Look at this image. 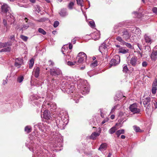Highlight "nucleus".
Returning a JSON list of instances; mask_svg holds the SVG:
<instances>
[{
    "mask_svg": "<svg viewBox=\"0 0 157 157\" xmlns=\"http://www.w3.org/2000/svg\"><path fill=\"white\" fill-rule=\"evenodd\" d=\"M35 137L32 135H29L28 139L27 140L25 143L26 146L31 151L33 152H36L35 150L37 148L38 145L36 144H38L37 142L36 141L35 139H34Z\"/></svg>",
    "mask_w": 157,
    "mask_h": 157,
    "instance_id": "nucleus-1",
    "label": "nucleus"
},
{
    "mask_svg": "<svg viewBox=\"0 0 157 157\" xmlns=\"http://www.w3.org/2000/svg\"><path fill=\"white\" fill-rule=\"evenodd\" d=\"M75 86L71 82L67 81L63 82L61 84V89L64 92H66L68 94H71L74 92Z\"/></svg>",
    "mask_w": 157,
    "mask_h": 157,
    "instance_id": "nucleus-2",
    "label": "nucleus"
},
{
    "mask_svg": "<svg viewBox=\"0 0 157 157\" xmlns=\"http://www.w3.org/2000/svg\"><path fill=\"white\" fill-rule=\"evenodd\" d=\"M51 139L53 141L55 147H59L62 146V138L59 134L53 132L51 134Z\"/></svg>",
    "mask_w": 157,
    "mask_h": 157,
    "instance_id": "nucleus-3",
    "label": "nucleus"
},
{
    "mask_svg": "<svg viewBox=\"0 0 157 157\" xmlns=\"http://www.w3.org/2000/svg\"><path fill=\"white\" fill-rule=\"evenodd\" d=\"M42 107L43 110H44L45 109H49L51 111H53L56 108V105L55 103L48 101H44Z\"/></svg>",
    "mask_w": 157,
    "mask_h": 157,
    "instance_id": "nucleus-4",
    "label": "nucleus"
},
{
    "mask_svg": "<svg viewBox=\"0 0 157 157\" xmlns=\"http://www.w3.org/2000/svg\"><path fill=\"white\" fill-rule=\"evenodd\" d=\"M35 126H37L41 131L45 133L41 136L42 138H44L47 136V132H48V130H49L50 128L49 126L44 125L43 124L41 123H39L37 125H36Z\"/></svg>",
    "mask_w": 157,
    "mask_h": 157,
    "instance_id": "nucleus-5",
    "label": "nucleus"
},
{
    "mask_svg": "<svg viewBox=\"0 0 157 157\" xmlns=\"http://www.w3.org/2000/svg\"><path fill=\"white\" fill-rule=\"evenodd\" d=\"M118 34L122 36L123 38L127 40L129 39L130 37V34L128 31L126 29H121L118 31Z\"/></svg>",
    "mask_w": 157,
    "mask_h": 157,
    "instance_id": "nucleus-6",
    "label": "nucleus"
},
{
    "mask_svg": "<svg viewBox=\"0 0 157 157\" xmlns=\"http://www.w3.org/2000/svg\"><path fill=\"white\" fill-rule=\"evenodd\" d=\"M78 88L80 90L81 92L83 94H87L89 91L90 87L88 85H84L82 84L81 85L79 84L78 86Z\"/></svg>",
    "mask_w": 157,
    "mask_h": 157,
    "instance_id": "nucleus-7",
    "label": "nucleus"
},
{
    "mask_svg": "<svg viewBox=\"0 0 157 157\" xmlns=\"http://www.w3.org/2000/svg\"><path fill=\"white\" fill-rule=\"evenodd\" d=\"M50 74L53 76H58L62 74L61 70L58 68L53 67L50 71Z\"/></svg>",
    "mask_w": 157,
    "mask_h": 157,
    "instance_id": "nucleus-8",
    "label": "nucleus"
},
{
    "mask_svg": "<svg viewBox=\"0 0 157 157\" xmlns=\"http://www.w3.org/2000/svg\"><path fill=\"white\" fill-rule=\"evenodd\" d=\"M77 58L78 59L77 62L78 63H81L83 61L86 60L87 56L84 52H81L78 54Z\"/></svg>",
    "mask_w": 157,
    "mask_h": 157,
    "instance_id": "nucleus-9",
    "label": "nucleus"
},
{
    "mask_svg": "<svg viewBox=\"0 0 157 157\" xmlns=\"http://www.w3.org/2000/svg\"><path fill=\"white\" fill-rule=\"evenodd\" d=\"M120 61V57L119 55L115 56V59H112L110 62L111 66H116L119 64Z\"/></svg>",
    "mask_w": 157,
    "mask_h": 157,
    "instance_id": "nucleus-10",
    "label": "nucleus"
},
{
    "mask_svg": "<svg viewBox=\"0 0 157 157\" xmlns=\"http://www.w3.org/2000/svg\"><path fill=\"white\" fill-rule=\"evenodd\" d=\"M80 79L78 76H74L72 77H68L67 81L69 82H71V83H75L77 82H80Z\"/></svg>",
    "mask_w": 157,
    "mask_h": 157,
    "instance_id": "nucleus-11",
    "label": "nucleus"
},
{
    "mask_svg": "<svg viewBox=\"0 0 157 157\" xmlns=\"http://www.w3.org/2000/svg\"><path fill=\"white\" fill-rule=\"evenodd\" d=\"M52 116V114L47 109H45L43 112V117L46 120H51Z\"/></svg>",
    "mask_w": 157,
    "mask_h": 157,
    "instance_id": "nucleus-12",
    "label": "nucleus"
},
{
    "mask_svg": "<svg viewBox=\"0 0 157 157\" xmlns=\"http://www.w3.org/2000/svg\"><path fill=\"white\" fill-rule=\"evenodd\" d=\"M47 82L48 85H50L52 86V87H54L56 86L57 85L58 83V81L57 80L54 79L53 78H48Z\"/></svg>",
    "mask_w": 157,
    "mask_h": 157,
    "instance_id": "nucleus-13",
    "label": "nucleus"
},
{
    "mask_svg": "<svg viewBox=\"0 0 157 157\" xmlns=\"http://www.w3.org/2000/svg\"><path fill=\"white\" fill-rule=\"evenodd\" d=\"M150 57L152 60L155 61L157 58V46L153 48L151 55Z\"/></svg>",
    "mask_w": 157,
    "mask_h": 157,
    "instance_id": "nucleus-14",
    "label": "nucleus"
},
{
    "mask_svg": "<svg viewBox=\"0 0 157 157\" xmlns=\"http://www.w3.org/2000/svg\"><path fill=\"white\" fill-rule=\"evenodd\" d=\"M137 106L136 103H134L131 105L129 106L130 111L132 112L133 113H137Z\"/></svg>",
    "mask_w": 157,
    "mask_h": 157,
    "instance_id": "nucleus-15",
    "label": "nucleus"
},
{
    "mask_svg": "<svg viewBox=\"0 0 157 157\" xmlns=\"http://www.w3.org/2000/svg\"><path fill=\"white\" fill-rule=\"evenodd\" d=\"M22 63L23 60L21 58H18L15 59L14 65L16 67H17L18 68L20 67Z\"/></svg>",
    "mask_w": 157,
    "mask_h": 157,
    "instance_id": "nucleus-16",
    "label": "nucleus"
},
{
    "mask_svg": "<svg viewBox=\"0 0 157 157\" xmlns=\"http://www.w3.org/2000/svg\"><path fill=\"white\" fill-rule=\"evenodd\" d=\"M1 12L7 13L10 9V7L6 4H3L1 6Z\"/></svg>",
    "mask_w": 157,
    "mask_h": 157,
    "instance_id": "nucleus-17",
    "label": "nucleus"
},
{
    "mask_svg": "<svg viewBox=\"0 0 157 157\" xmlns=\"http://www.w3.org/2000/svg\"><path fill=\"white\" fill-rule=\"evenodd\" d=\"M40 68L39 67H36L34 68L33 74L36 78H38L40 73Z\"/></svg>",
    "mask_w": 157,
    "mask_h": 157,
    "instance_id": "nucleus-18",
    "label": "nucleus"
},
{
    "mask_svg": "<svg viewBox=\"0 0 157 157\" xmlns=\"http://www.w3.org/2000/svg\"><path fill=\"white\" fill-rule=\"evenodd\" d=\"M8 15L6 16L7 18L10 25L13 23L14 21V17L10 13H8Z\"/></svg>",
    "mask_w": 157,
    "mask_h": 157,
    "instance_id": "nucleus-19",
    "label": "nucleus"
},
{
    "mask_svg": "<svg viewBox=\"0 0 157 157\" xmlns=\"http://www.w3.org/2000/svg\"><path fill=\"white\" fill-rule=\"evenodd\" d=\"M157 90V81L156 79L154 82L151 89V92L153 94H155Z\"/></svg>",
    "mask_w": 157,
    "mask_h": 157,
    "instance_id": "nucleus-20",
    "label": "nucleus"
},
{
    "mask_svg": "<svg viewBox=\"0 0 157 157\" xmlns=\"http://www.w3.org/2000/svg\"><path fill=\"white\" fill-rule=\"evenodd\" d=\"M107 144L106 143L101 144L98 148V150L101 152L105 150L107 147Z\"/></svg>",
    "mask_w": 157,
    "mask_h": 157,
    "instance_id": "nucleus-21",
    "label": "nucleus"
},
{
    "mask_svg": "<svg viewBox=\"0 0 157 157\" xmlns=\"http://www.w3.org/2000/svg\"><path fill=\"white\" fill-rule=\"evenodd\" d=\"M72 98L75 101V103H78V102L79 99L80 98L81 96L78 93H75L74 95H72Z\"/></svg>",
    "mask_w": 157,
    "mask_h": 157,
    "instance_id": "nucleus-22",
    "label": "nucleus"
},
{
    "mask_svg": "<svg viewBox=\"0 0 157 157\" xmlns=\"http://www.w3.org/2000/svg\"><path fill=\"white\" fill-rule=\"evenodd\" d=\"M99 50L102 53L103 51H107V47L105 43H103L101 44L99 48Z\"/></svg>",
    "mask_w": 157,
    "mask_h": 157,
    "instance_id": "nucleus-23",
    "label": "nucleus"
},
{
    "mask_svg": "<svg viewBox=\"0 0 157 157\" xmlns=\"http://www.w3.org/2000/svg\"><path fill=\"white\" fill-rule=\"evenodd\" d=\"M59 14L62 17H65L68 15V13L66 11V9H61Z\"/></svg>",
    "mask_w": 157,
    "mask_h": 157,
    "instance_id": "nucleus-24",
    "label": "nucleus"
},
{
    "mask_svg": "<svg viewBox=\"0 0 157 157\" xmlns=\"http://www.w3.org/2000/svg\"><path fill=\"white\" fill-rule=\"evenodd\" d=\"M99 133L94 132L91 134L90 138L91 139L94 140L96 139V137L99 136Z\"/></svg>",
    "mask_w": 157,
    "mask_h": 157,
    "instance_id": "nucleus-25",
    "label": "nucleus"
},
{
    "mask_svg": "<svg viewBox=\"0 0 157 157\" xmlns=\"http://www.w3.org/2000/svg\"><path fill=\"white\" fill-rule=\"evenodd\" d=\"M137 60V57L135 56L133 57L131 59L130 63L132 66H134L136 63Z\"/></svg>",
    "mask_w": 157,
    "mask_h": 157,
    "instance_id": "nucleus-26",
    "label": "nucleus"
},
{
    "mask_svg": "<svg viewBox=\"0 0 157 157\" xmlns=\"http://www.w3.org/2000/svg\"><path fill=\"white\" fill-rule=\"evenodd\" d=\"M93 38L94 40H97L100 38V35L99 33H95L92 34Z\"/></svg>",
    "mask_w": 157,
    "mask_h": 157,
    "instance_id": "nucleus-27",
    "label": "nucleus"
},
{
    "mask_svg": "<svg viewBox=\"0 0 157 157\" xmlns=\"http://www.w3.org/2000/svg\"><path fill=\"white\" fill-rule=\"evenodd\" d=\"M124 133V129H120L116 132V134L117 136L119 137L121 134H123Z\"/></svg>",
    "mask_w": 157,
    "mask_h": 157,
    "instance_id": "nucleus-28",
    "label": "nucleus"
},
{
    "mask_svg": "<svg viewBox=\"0 0 157 157\" xmlns=\"http://www.w3.org/2000/svg\"><path fill=\"white\" fill-rule=\"evenodd\" d=\"M40 98V97L39 96L34 95H32L30 97V99L32 101L38 99Z\"/></svg>",
    "mask_w": 157,
    "mask_h": 157,
    "instance_id": "nucleus-29",
    "label": "nucleus"
},
{
    "mask_svg": "<svg viewBox=\"0 0 157 157\" xmlns=\"http://www.w3.org/2000/svg\"><path fill=\"white\" fill-rule=\"evenodd\" d=\"M150 98L149 97H147L144 99H143V103L144 105H147L148 103H149L150 101Z\"/></svg>",
    "mask_w": 157,
    "mask_h": 157,
    "instance_id": "nucleus-30",
    "label": "nucleus"
},
{
    "mask_svg": "<svg viewBox=\"0 0 157 157\" xmlns=\"http://www.w3.org/2000/svg\"><path fill=\"white\" fill-rule=\"evenodd\" d=\"M11 47L8 46L6 48H2L0 51V52H10L11 50Z\"/></svg>",
    "mask_w": 157,
    "mask_h": 157,
    "instance_id": "nucleus-31",
    "label": "nucleus"
},
{
    "mask_svg": "<svg viewBox=\"0 0 157 157\" xmlns=\"http://www.w3.org/2000/svg\"><path fill=\"white\" fill-rule=\"evenodd\" d=\"M117 129L116 127L115 126H113L109 129V132L110 134H113L115 132Z\"/></svg>",
    "mask_w": 157,
    "mask_h": 157,
    "instance_id": "nucleus-32",
    "label": "nucleus"
},
{
    "mask_svg": "<svg viewBox=\"0 0 157 157\" xmlns=\"http://www.w3.org/2000/svg\"><path fill=\"white\" fill-rule=\"evenodd\" d=\"M99 110L101 113V117L102 118H104L106 112V111L105 110L101 109H100Z\"/></svg>",
    "mask_w": 157,
    "mask_h": 157,
    "instance_id": "nucleus-33",
    "label": "nucleus"
},
{
    "mask_svg": "<svg viewBox=\"0 0 157 157\" xmlns=\"http://www.w3.org/2000/svg\"><path fill=\"white\" fill-rule=\"evenodd\" d=\"M68 50V48L67 47L66 48L65 46H63L62 48V52L63 54L65 55H67V52Z\"/></svg>",
    "mask_w": 157,
    "mask_h": 157,
    "instance_id": "nucleus-34",
    "label": "nucleus"
},
{
    "mask_svg": "<svg viewBox=\"0 0 157 157\" xmlns=\"http://www.w3.org/2000/svg\"><path fill=\"white\" fill-rule=\"evenodd\" d=\"M25 130L27 133H29L31 131L32 128L30 126H26L25 128Z\"/></svg>",
    "mask_w": 157,
    "mask_h": 157,
    "instance_id": "nucleus-35",
    "label": "nucleus"
},
{
    "mask_svg": "<svg viewBox=\"0 0 157 157\" xmlns=\"http://www.w3.org/2000/svg\"><path fill=\"white\" fill-rule=\"evenodd\" d=\"M34 63V59L33 58L31 59L29 61V68L31 69L33 67Z\"/></svg>",
    "mask_w": 157,
    "mask_h": 157,
    "instance_id": "nucleus-36",
    "label": "nucleus"
},
{
    "mask_svg": "<svg viewBox=\"0 0 157 157\" xmlns=\"http://www.w3.org/2000/svg\"><path fill=\"white\" fill-rule=\"evenodd\" d=\"M118 52L123 54H125L128 52V49L126 50L121 48L119 49Z\"/></svg>",
    "mask_w": 157,
    "mask_h": 157,
    "instance_id": "nucleus-37",
    "label": "nucleus"
},
{
    "mask_svg": "<svg viewBox=\"0 0 157 157\" xmlns=\"http://www.w3.org/2000/svg\"><path fill=\"white\" fill-rule=\"evenodd\" d=\"M116 39L117 40L121 42V43L123 44L124 43V41L122 39V38L120 36H118L117 37Z\"/></svg>",
    "mask_w": 157,
    "mask_h": 157,
    "instance_id": "nucleus-38",
    "label": "nucleus"
},
{
    "mask_svg": "<svg viewBox=\"0 0 157 157\" xmlns=\"http://www.w3.org/2000/svg\"><path fill=\"white\" fill-rule=\"evenodd\" d=\"M38 31L43 35H45L46 33V32L43 29L41 28L38 29Z\"/></svg>",
    "mask_w": 157,
    "mask_h": 157,
    "instance_id": "nucleus-39",
    "label": "nucleus"
},
{
    "mask_svg": "<svg viewBox=\"0 0 157 157\" xmlns=\"http://www.w3.org/2000/svg\"><path fill=\"white\" fill-rule=\"evenodd\" d=\"M76 1L78 5L81 6V7L83 6V0H76Z\"/></svg>",
    "mask_w": 157,
    "mask_h": 157,
    "instance_id": "nucleus-40",
    "label": "nucleus"
},
{
    "mask_svg": "<svg viewBox=\"0 0 157 157\" xmlns=\"http://www.w3.org/2000/svg\"><path fill=\"white\" fill-rule=\"evenodd\" d=\"M77 63V62L76 61L71 62L69 61L67 62V64L68 65L71 66L75 65Z\"/></svg>",
    "mask_w": 157,
    "mask_h": 157,
    "instance_id": "nucleus-41",
    "label": "nucleus"
},
{
    "mask_svg": "<svg viewBox=\"0 0 157 157\" xmlns=\"http://www.w3.org/2000/svg\"><path fill=\"white\" fill-rule=\"evenodd\" d=\"M144 37L145 41L147 43H150L151 42V39L149 36L147 35H145Z\"/></svg>",
    "mask_w": 157,
    "mask_h": 157,
    "instance_id": "nucleus-42",
    "label": "nucleus"
},
{
    "mask_svg": "<svg viewBox=\"0 0 157 157\" xmlns=\"http://www.w3.org/2000/svg\"><path fill=\"white\" fill-rule=\"evenodd\" d=\"M20 38L24 41H26L28 39L27 36L23 35H21L20 36Z\"/></svg>",
    "mask_w": 157,
    "mask_h": 157,
    "instance_id": "nucleus-43",
    "label": "nucleus"
},
{
    "mask_svg": "<svg viewBox=\"0 0 157 157\" xmlns=\"http://www.w3.org/2000/svg\"><path fill=\"white\" fill-rule=\"evenodd\" d=\"M128 70L127 66L126 65L124 64L123 65V71L124 72H126Z\"/></svg>",
    "mask_w": 157,
    "mask_h": 157,
    "instance_id": "nucleus-44",
    "label": "nucleus"
},
{
    "mask_svg": "<svg viewBox=\"0 0 157 157\" xmlns=\"http://www.w3.org/2000/svg\"><path fill=\"white\" fill-rule=\"evenodd\" d=\"M123 45H125L126 46H127L128 47L130 48H131V49L132 48V45L128 43H126L125 41L124 42V43L123 44Z\"/></svg>",
    "mask_w": 157,
    "mask_h": 157,
    "instance_id": "nucleus-45",
    "label": "nucleus"
},
{
    "mask_svg": "<svg viewBox=\"0 0 157 157\" xmlns=\"http://www.w3.org/2000/svg\"><path fill=\"white\" fill-rule=\"evenodd\" d=\"M98 65V62L97 61H95L93 63L90 64V66L91 67H94Z\"/></svg>",
    "mask_w": 157,
    "mask_h": 157,
    "instance_id": "nucleus-46",
    "label": "nucleus"
},
{
    "mask_svg": "<svg viewBox=\"0 0 157 157\" xmlns=\"http://www.w3.org/2000/svg\"><path fill=\"white\" fill-rule=\"evenodd\" d=\"M74 5V3L73 2H71L69 4L68 6L70 10L72 9Z\"/></svg>",
    "mask_w": 157,
    "mask_h": 157,
    "instance_id": "nucleus-47",
    "label": "nucleus"
},
{
    "mask_svg": "<svg viewBox=\"0 0 157 157\" xmlns=\"http://www.w3.org/2000/svg\"><path fill=\"white\" fill-rule=\"evenodd\" d=\"M89 25L92 28L95 27V23L94 21H90L89 22Z\"/></svg>",
    "mask_w": 157,
    "mask_h": 157,
    "instance_id": "nucleus-48",
    "label": "nucleus"
},
{
    "mask_svg": "<svg viewBox=\"0 0 157 157\" xmlns=\"http://www.w3.org/2000/svg\"><path fill=\"white\" fill-rule=\"evenodd\" d=\"M48 64L49 66L51 67L54 66V63L51 60H49L48 61Z\"/></svg>",
    "mask_w": 157,
    "mask_h": 157,
    "instance_id": "nucleus-49",
    "label": "nucleus"
},
{
    "mask_svg": "<svg viewBox=\"0 0 157 157\" xmlns=\"http://www.w3.org/2000/svg\"><path fill=\"white\" fill-rule=\"evenodd\" d=\"M59 22L58 21H56L54 22L53 24V26L55 28L57 27L59 25Z\"/></svg>",
    "mask_w": 157,
    "mask_h": 157,
    "instance_id": "nucleus-50",
    "label": "nucleus"
},
{
    "mask_svg": "<svg viewBox=\"0 0 157 157\" xmlns=\"http://www.w3.org/2000/svg\"><path fill=\"white\" fill-rule=\"evenodd\" d=\"M23 77L22 76L19 77L17 78V81L21 83L23 81Z\"/></svg>",
    "mask_w": 157,
    "mask_h": 157,
    "instance_id": "nucleus-51",
    "label": "nucleus"
},
{
    "mask_svg": "<svg viewBox=\"0 0 157 157\" xmlns=\"http://www.w3.org/2000/svg\"><path fill=\"white\" fill-rule=\"evenodd\" d=\"M6 47L10 46L12 44V43L10 41H7V42H5Z\"/></svg>",
    "mask_w": 157,
    "mask_h": 157,
    "instance_id": "nucleus-52",
    "label": "nucleus"
},
{
    "mask_svg": "<svg viewBox=\"0 0 157 157\" xmlns=\"http://www.w3.org/2000/svg\"><path fill=\"white\" fill-rule=\"evenodd\" d=\"M5 47H6L5 43H0V48H2Z\"/></svg>",
    "mask_w": 157,
    "mask_h": 157,
    "instance_id": "nucleus-53",
    "label": "nucleus"
},
{
    "mask_svg": "<svg viewBox=\"0 0 157 157\" xmlns=\"http://www.w3.org/2000/svg\"><path fill=\"white\" fill-rule=\"evenodd\" d=\"M29 27V26L28 25H23V27L21 28V29L23 30L27 29Z\"/></svg>",
    "mask_w": 157,
    "mask_h": 157,
    "instance_id": "nucleus-54",
    "label": "nucleus"
},
{
    "mask_svg": "<svg viewBox=\"0 0 157 157\" xmlns=\"http://www.w3.org/2000/svg\"><path fill=\"white\" fill-rule=\"evenodd\" d=\"M10 39L12 41H14L15 40V36L14 35H12L10 36Z\"/></svg>",
    "mask_w": 157,
    "mask_h": 157,
    "instance_id": "nucleus-55",
    "label": "nucleus"
},
{
    "mask_svg": "<svg viewBox=\"0 0 157 157\" xmlns=\"http://www.w3.org/2000/svg\"><path fill=\"white\" fill-rule=\"evenodd\" d=\"M152 11L154 13L157 14V8L156 7H154L152 9Z\"/></svg>",
    "mask_w": 157,
    "mask_h": 157,
    "instance_id": "nucleus-56",
    "label": "nucleus"
},
{
    "mask_svg": "<svg viewBox=\"0 0 157 157\" xmlns=\"http://www.w3.org/2000/svg\"><path fill=\"white\" fill-rule=\"evenodd\" d=\"M6 28V31L7 32L8 31L10 28V26L9 25L5 26Z\"/></svg>",
    "mask_w": 157,
    "mask_h": 157,
    "instance_id": "nucleus-57",
    "label": "nucleus"
},
{
    "mask_svg": "<svg viewBox=\"0 0 157 157\" xmlns=\"http://www.w3.org/2000/svg\"><path fill=\"white\" fill-rule=\"evenodd\" d=\"M3 23L5 26L8 25L6 20L5 19L3 20Z\"/></svg>",
    "mask_w": 157,
    "mask_h": 157,
    "instance_id": "nucleus-58",
    "label": "nucleus"
},
{
    "mask_svg": "<svg viewBox=\"0 0 157 157\" xmlns=\"http://www.w3.org/2000/svg\"><path fill=\"white\" fill-rule=\"evenodd\" d=\"M133 128L134 130L136 132H137V127L136 125H134L133 126Z\"/></svg>",
    "mask_w": 157,
    "mask_h": 157,
    "instance_id": "nucleus-59",
    "label": "nucleus"
},
{
    "mask_svg": "<svg viewBox=\"0 0 157 157\" xmlns=\"http://www.w3.org/2000/svg\"><path fill=\"white\" fill-rule=\"evenodd\" d=\"M75 37L73 38L72 40H71V42L72 43H73V44H75L76 43V40L75 39Z\"/></svg>",
    "mask_w": 157,
    "mask_h": 157,
    "instance_id": "nucleus-60",
    "label": "nucleus"
},
{
    "mask_svg": "<svg viewBox=\"0 0 157 157\" xmlns=\"http://www.w3.org/2000/svg\"><path fill=\"white\" fill-rule=\"evenodd\" d=\"M142 65L144 67H145L147 65V63L146 62L144 61L143 62V63H142Z\"/></svg>",
    "mask_w": 157,
    "mask_h": 157,
    "instance_id": "nucleus-61",
    "label": "nucleus"
},
{
    "mask_svg": "<svg viewBox=\"0 0 157 157\" xmlns=\"http://www.w3.org/2000/svg\"><path fill=\"white\" fill-rule=\"evenodd\" d=\"M121 27V24L119 23L117 25H115L114 27V28L115 29H117L118 27Z\"/></svg>",
    "mask_w": 157,
    "mask_h": 157,
    "instance_id": "nucleus-62",
    "label": "nucleus"
},
{
    "mask_svg": "<svg viewBox=\"0 0 157 157\" xmlns=\"http://www.w3.org/2000/svg\"><path fill=\"white\" fill-rule=\"evenodd\" d=\"M73 46L70 43H69V48L70 49H71L72 48Z\"/></svg>",
    "mask_w": 157,
    "mask_h": 157,
    "instance_id": "nucleus-63",
    "label": "nucleus"
},
{
    "mask_svg": "<svg viewBox=\"0 0 157 157\" xmlns=\"http://www.w3.org/2000/svg\"><path fill=\"white\" fill-rule=\"evenodd\" d=\"M109 120V119L108 118H106V120H103L102 122V124H104L106 121H108V120Z\"/></svg>",
    "mask_w": 157,
    "mask_h": 157,
    "instance_id": "nucleus-64",
    "label": "nucleus"
}]
</instances>
